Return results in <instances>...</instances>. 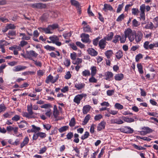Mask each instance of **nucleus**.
I'll return each mask as SVG.
<instances>
[{"label":"nucleus","mask_w":158,"mask_h":158,"mask_svg":"<svg viewBox=\"0 0 158 158\" xmlns=\"http://www.w3.org/2000/svg\"><path fill=\"white\" fill-rule=\"evenodd\" d=\"M135 31H133L130 28H128L124 31V35L127 38H128L131 42H133L135 39Z\"/></svg>","instance_id":"nucleus-1"},{"label":"nucleus","mask_w":158,"mask_h":158,"mask_svg":"<svg viewBox=\"0 0 158 158\" xmlns=\"http://www.w3.org/2000/svg\"><path fill=\"white\" fill-rule=\"evenodd\" d=\"M59 78V76L58 74L56 75L54 79H53V77L52 76L49 75L47 77L45 80V82L47 84H48L50 82H51L52 84H54L57 81Z\"/></svg>","instance_id":"nucleus-2"},{"label":"nucleus","mask_w":158,"mask_h":158,"mask_svg":"<svg viewBox=\"0 0 158 158\" xmlns=\"http://www.w3.org/2000/svg\"><path fill=\"white\" fill-rule=\"evenodd\" d=\"M26 53L27 58L32 60H33L32 57H36L38 55V54L35 51L32 50L27 51Z\"/></svg>","instance_id":"nucleus-3"},{"label":"nucleus","mask_w":158,"mask_h":158,"mask_svg":"<svg viewBox=\"0 0 158 158\" xmlns=\"http://www.w3.org/2000/svg\"><path fill=\"white\" fill-rule=\"evenodd\" d=\"M145 4H142L140 6V16L141 19H142L143 21H144L145 19Z\"/></svg>","instance_id":"nucleus-4"},{"label":"nucleus","mask_w":158,"mask_h":158,"mask_svg":"<svg viewBox=\"0 0 158 158\" xmlns=\"http://www.w3.org/2000/svg\"><path fill=\"white\" fill-rule=\"evenodd\" d=\"M30 6L33 8H45L46 7V5L45 4H43L41 3H38L31 4Z\"/></svg>","instance_id":"nucleus-5"},{"label":"nucleus","mask_w":158,"mask_h":158,"mask_svg":"<svg viewBox=\"0 0 158 158\" xmlns=\"http://www.w3.org/2000/svg\"><path fill=\"white\" fill-rule=\"evenodd\" d=\"M143 36V33L140 31H138L137 33L135 32V41L137 43H139L141 40Z\"/></svg>","instance_id":"nucleus-6"},{"label":"nucleus","mask_w":158,"mask_h":158,"mask_svg":"<svg viewBox=\"0 0 158 158\" xmlns=\"http://www.w3.org/2000/svg\"><path fill=\"white\" fill-rule=\"evenodd\" d=\"M85 94H79L76 95L73 99V102L77 103V105H79L81 102V101L83 97L84 96Z\"/></svg>","instance_id":"nucleus-7"},{"label":"nucleus","mask_w":158,"mask_h":158,"mask_svg":"<svg viewBox=\"0 0 158 158\" xmlns=\"http://www.w3.org/2000/svg\"><path fill=\"white\" fill-rule=\"evenodd\" d=\"M122 132L126 134H132L134 130L130 127L126 126L121 129Z\"/></svg>","instance_id":"nucleus-8"},{"label":"nucleus","mask_w":158,"mask_h":158,"mask_svg":"<svg viewBox=\"0 0 158 158\" xmlns=\"http://www.w3.org/2000/svg\"><path fill=\"white\" fill-rule=\"evenodd\" d=\"M106 42L105 38L101 40L98 43V46L100 49L102 50L104 49L106 45Z\"/></svg>","instance_id":"nucleus-9"},{"label":"nucleus","mask_w":158,"mask_h":158,"mask_svg":"<svg viewBox=\"0 0 158 158\" xmlns=\"http://www.w3.org/2000/svg\"><path fill=\"white\" fill-rule=\"evenodd\" d=\"M87 51L89 54L92 56H95L98 54V52L92 48H88Z\"/></svg>","instance_id":"nucleus-10"},{"label":"nucleus","mask_w":158,"mask_h":158,"mask_svg":"<svg viewBox=\"0 0 158 158\" xmlns=\"http://www.w3.org/2000/svg\"><path fill=\"white\" fill-rule=\"evenodd\" d=\"M38 29L39 31L42 32H44L46 34H51L52 32L50 31V28L48 26V27L46 28L44 27H39Z\"/></svg>","instance_id":"nucleus-11"},{"label":"nucleus","mask_w":158,"mask_h":158,"mask_svg":"<svg viewBox=\"0 0 158 158\" xmlns=\"http://www.w3.org/2000/svg\"><path fill=\"white\" fill-rule=\"evenodd\" d=\"M27 67L26 66L18 65L15 66L13 69V71L15 72L21 71L26 69Z\"/></svg>","instance_id":"nucleus-12"},{"label":"nucleus","mask_w":158,"mask_h":158,"mask_svg":"<svg viewBox=\"0 0 158 158\" xmlns=\"http://www.w3.org/2000/svg\"><path fill=\"white\" fill-rule=\"evenodd\" d=\"M106 123L104 121H101L98 125L97 127V131H100L103 129H105Z\"/></svg>","instance_id":"nucleus-13"},{"label":"nucleus","mask_w":158,"mask_h":158,"mask_svg":"<svg viewBox=\"0 0 158 158\" xmlns=\"http://www.w3.org/2000/svg\"><path fill=\"white\" fill-rule=\"evenodd\" d=\"M102 10L105 12H106L108 10L111 11L113 10V8L110 4L105 3L104 5V7L102 8Z\"/></svg>","instance_id":"nucleus-14"},{"label":"nucleus","mask_w":158,"mask_h":158,"mask_svg":"<svg viewBox=\"0 0 158 158\" xmlns=\"http://www.w3.org/2000/svg\"><path fill=\"white\" fill-rule=\"evenodd\" d=\"M85 84L84 83H81V82L76 83L75 84V87L77 90H80L82 88H84L85 87Z\"/></svg>","instance_id":"nucleus-15"},{"label":"nucleus","mask_w":158,"mask_h":158,"mask_svg":"<svg viewBox=\"0 0 158 158\" xmlns=\"http://www.w3.org/2000/svg\"><path fill=\"white\" fill-rule=\"evenodd\" d=\"M83 28V31L85 32H92V29L89 25H84Z\"/></svg>","instance_id":"nucleus-16"},{"label":"nucleus","mask_w":158,"mask_h":158,"mask_svg":"<svg viewBox=\"0 0 158 158\" xmlns=\"http://www.w3.org/2000/svg\"><path fill=\"white\" fill-rule=\"evenodd\" d=\"M91 106L89 105H86L83 106V113L84 114H87L90 110Z\"/></svg>","instance_id":"nucleus-17"},{"label":"nucleus","mask_w":158,"mask_h":158,"mask_svg":"<svg viewBox=\"0 0 158 158\" xmlns=\"http://www.w3.org/2000/svg\"><path fill=\"white\" fill-rule=\"evenodd\" d=\"M124 77V75L123 73H118L115 75L114 79L116 81H120L123 79Z\"/></svg>","instance_id":"nucleus-18"},{"label":"nucleus","mask_w":158,"mask_h":158,"mask_svg":"<svg viewBox=\"0 0 158 158\" xmlns=\"http://www.w3.org/2000/svg\"><path fill=\"white\" fill-rule=\"evenodd\" d=\"M122 118L124 121V122L128 123H131L135 121V120L134 118H129L127 116H123L122 117Z\"/></svg>","instance_id":"nucleus-19"},{"label":"nucleus","mask_w":158,"mask_h":158,"mask_svg":"<svg viewBox=\"0 0 158 158\" xmlns=\"http://www.w3.org/2000/svg\"><path fill=\"white\" fill-rule=\"evenodd\" d=\"M105 76V80L110 81V79L113 77V74L111 72L108 71L106 73Z\"/></svg>","instance_id":"nucleus-20"},{"label":"nucleus","mask_w":158,"mask_h":158,"mask_svg":"<svg viewBox=\"0 0 158 158\" xmlns=\"http://www.w3.org/2000/svg\"><path fill=\"white\" fill-rule=\"evenodd\" d=\"M20 124L18 126L20 128H22L25 127H28V125H29L28 123L25 120H23L21 121Z\"/></svg>","instance_id":"nucleus-21"},{"label":"nucleus","mask_w":158,"mask_h":158,"mask_svg":"<svg viewBox=\"0 0 158 158\" xmlns=\"http://www.w3.org/2000/svg\"><path fill=\"white\" fill-rule=\"evenodd\" d=\"M29 139L28 137H25L23 141V142L21 143L20 147L22 148L26 145L29 142Z\"/></svg>","instance_id":"nucleus-22"},{"label":"nucleus","mask_w":158,"mask_h":158,"mask_svg":"<svg viewBox=\"0 0 158 158\" xmlns=\"http://www.w3.org/2000/svg\"><path fill=\"white\" fill-rule=\"evenodd\" d=\"M22 115L23 117H25L28 119L32 118H33L32 115L28 112H23L22 113Z\"/></svg>","instance_id":"nucleus-23"},{"label":"nucleus","mask_w":158,"mask_h":158,"mask_svg":"<svg viewBox=\"0 0 158 158\" xmlns=\"http://www.w3.org/2000/svg\"><path fill=\"white\" fill-rule=\"evenodd\" d=\"M49 39L52 41V43L53 44L55 43L56 41H59V38L55 35L50 36Z\"/></svg>","instance_id":"nucleus-24"},{"label":"nucleus","mask_w":158,"mask_h":158,"mask_svg":"<svg viewBox=\"0 0 158 158\" xmlns=\"http://www.w3.org/2000/svg\"><path fill=\"white\" fill-rule=\"evenodd\" d=\"M113 54V51L112 50H108L105 52V54L108 59L110 58L111 56Z\"/></svg>","instance_id":"nucleus-25"},{"label":"nucleus","mask_w":158,"mask_h":158,"mask_svg":"<svg viewBox=\"0 0 158 158\" xmlns=\"http://www.w3.org/2000/svg\"><path fill=\"white\" fill-rule=\"evenodd\" d=\"M123 52L121 50H119L116 53V56L118 60L120 59L123 57Z\"/></svg>","instance_id":"nucleus-26"},{"label":"nucleus","mask_w":158,"mask_h":158,"mask_svg":"<svg viewBox=\"0 0 158 158\" xmlns=\"http://www.w3.org/2000/svg\"><path fill=\"white\" fill-rule=\"evenodd\" d=\"M114 36V33L113 32H110L104 38L106 39V40L110 41L113 38Z\"/></svg>","instance_id":"nucleus-27"},{"label":"nucleus","mask_w":158,"mask_h":158,"mask_svg":"<svg viewBox=\"0 0 158 158\" xmlns=\"http://www.w3.org/2000/svg\"><path fill=\"white\" fill-rule=\"evenodd\" d=\"M32 104L31 103L30 105H28L27 106V110L28 112L33 115L34 113L32 111Z\"/></svg>","instance_id":"nucleus-28"},{"label":"nucleus","mask_w":158,"mask_h":158,"mask_svg":"<svg viewBox=\"0 0 158 158\" xmlns=\"http://www.w3.org/2000/svg\"><path fill=\"white\" fill-rule=\"evenodd\" d=\"M90 115L89 114H87L85 118L84 121H83L82 125H85L88 122L90 119Z\"/></svg>","instance_id":"nucleus-29"},{"label":"nucleus","mask_w":158,"mask_h":158,"mask_svg":"<svg viewBox=\"0 0 158 158\" xmlns=\"http://www.w3.org/2000/svg\"><path fill=\"white\" fill-rule=\"evenodd\" d=\"M81 74L83 76L86 77L90 75V73L88 69H85L83 71Z\"/></svg>","instance_id":"nucleus-30"},{"label":"nucleus","mask_w":158,"mask_h":158,"mask_svg":"<svg viewBox=\"0 0 158 158\" xmlns=\"http://www.w3.org/2000/svg\"><path fill=\"white\" fill-rule=\"evenodd\" d=\"M32 127V130L33 131V132L35 133H37V131L39 132L40 130V128L39 127H37L34 125H31Z\"/></svg>","instance_id":"nucleus-31"},{"label":"nucleus","mask_w":158,"mask_h":158,"mask_svg":"<svg viewBox=\"0 0 158 158\" xmlns=\"http://www.w3.org/2000/svg\"><path fill=\"white\" fill-rule=\"evenodd\" d=\"M69 128V126H64L61 127L58 129V131L60 133H62L63 132L66 131L68 130Z\"/></svg>","instance_id":"nucleus-32"},{"label":"nucleus","mask_w":158,"mask_h":158,"mask_svg":"<svg viewBox=\"0 0 158 158\" xmlns=\"http://www.w3.org/2000/svg\"><path fill=\"white\" fill-rule=\"evenodd\" d=\"M70 3L71 4L77 7H79L80 6L79 2L75 0H71Z\"/></svg>","instance_id":"nucleus-33"},{"label":"nucleus","mask_w":158,"mask_h":158,"mask_svg":"<svg viewBox=\"0 0 158 158\" xmlns=\"http://www.w3.org/2000/svg\"><path fill=\"white\" fill-rule=\"evenodd\" d=\"M91 76H94L97 73L96 67L95 66L91 67Z\"/></svg>","instance_id":"nucleus-34"},{"label":"nucleus","mask_w":158,"mask_h":158,"mask_svg":"<svg viewBox=\"0 0 158 158\" xmlns=\"http://www.w3.org/2000/svg\"><path fill=\"white\" fill-rule=\"evenodd\" d=\"M100 39V36H98L93 40V44L94 46H97L98 45L99 43V40Z\"/></svg>","instance_id":"nucleus-35"},{"label":"nucleus","mask_w":158,"mask_h":158,"mask_svg":"<svg viewBox=\"0 0 158 158\" xmlns=\"http://www.w3.org/2000/svg\"><path fill=\"white\" fill-rule=\"evenodd\" d=\"M142 129L143 130L147 133H151L152 132V130L148 127H143L142 128Z\"/></svg>","instance_id":"nucleus-36"},{"label":"nucleus","mask_w":158,"mask_h":158,"mask_svg":"<svg viewBox=\"0 0 158 158\" xmlns=\"http://www.w3.org/2000/svg\"><path fill=\"white\" fill-rule=\"evenodd\" d=\"M23 36L21 39L23 40H28L31 38L30 36H27L25 33H20V36Z\"/></svg>","instance_id":"nucleus-37"},{"label":"nucleus","mask_w":158,"mask_h":158,"mask_svg":"<svg viewBox=\"0 0 158 158\" xmlns=\"http://www.w3.org/2000/svg\"><path fill=\"white\" fill-rule=\"evenodd\" d=\"M89 136V133L88 131H85V134L81 136V139L83 140L87 138Z\"/></svg>","instance_id":"nucleus-38"},{"label":"nucleus","mask_w":158,"mask_h":158,"mask_svg":"<svg viewBox=\"0 0 158 158\" xmlns=\"http://www.w3.org/2000/svg\"><path fill=\"white\" fill-rule=\"evenodd\" d=\"M137 67L138 69V71L140 74H142L143 73V67L141 64H137Z\"/></svg>","instance_id":"nucleus-39"},{"label":"nucleus","mask_w":158,"mask_h":158,"mask_svg":"<svg viewBox=\"0 0 158 158\" xmlns=\"http://www.w3.org/2000/svg\"><path fill=\"white\" fill-rule=\"evenodd\" d=\"M48 26L50 28V30H52L55 29L59 27L58 24L56 23L49 25Z\"/></svg>","instance_id":"nucleus-40"},{"label":"nucleus","mask_w":158,"mask_h":158,"mask_svg":"<svg viewBox=\"0 0 158 158\" xmlns=\"http://www.w3.org/2000/svg\"><path fill=\"white\" fill-rule=\"evenodd\" d=\"M44 48L47 50H48L49 51H55V48L54 47L50 46L48 45L45 46L44 47Z\"/></svg>","instance_id":"nucleus-41"},{"label":"nucleus","mask_w":158,"mask_h":158,"mask_svg":"<svg viewBox=\"0 0 158 158\" xmlns=\"http://www.w3.org/2000/svg\"><path fill=\"white\" fill-rule=\"evenodd\" d=\"M154 27V25L151 22H150L149 23L147 24L145 27L146 29H152Z\"/></svg>","instance_id":"nucleus-42"},{"label":"nucleus","mask_w":158,"mask_h":158,"mask_svg":"<svg viewBox=\"0 0 158 158\" xmlns=\"http://www.w3.org/2000/svg\"><path fill=\"white\" fill-rule=\"evenodd\" d=\"M76 122L75 118H72L69 123V125L71 127H73L75 124Z\"/></svg>","instance_id":"nucleus-43"},{"label":"nucleus","mask_w":158,"mask_h":158,"mask_svg":"<svg viewBox=\"0 0 158 158\" xmlns=\"http://www.w3.org/2000/svg\"><path fill=\"white\" fill-rule=\"evenodd\" d=\"M132 14L134 15H137L139 12V10L137 8H133L131 9Z\"/></svg>","instance_id":"nucleus-44"},{"label":"nucleus","mask_w":158,"mask_h":158,"mask_svg":"<svg viewBox=\"0 0 158 158\" xmlns=\"http://www.w3.org/2000/svg\"><path fill=\"white\" fill-rule=\"evenodd\" d=\"M49 15L53 18H56L58 16V12L54 11H51L49 14Z\"/></svg>","instance_id":"nucleus-45"},{"label":"nucleus","mask_w":158,"mask_h":158,"mask_svg":"<svg viewBox=\"0 0 158 158\" xmlns=\"http://www.w3.org/2000/svg\"><path fill=\"white\" fill-rule=\"evenodd\" d=\"M41 108H42L48 109L52 107V106L50 103L46 104L41 106Z\"/></svg>","instance_id":"nucleus-46"},{"label":"nucleus","mask_w":158,"mask_h":158,"mask_svg":"<svg viewBox=\"0 0 158 158\" xmlns=\"http://www.w3.org/2000/svg\"><path fill=\"white\" fill-rule=\"evenodd\" d=\"M8 35H9L8 37L11 39H12V38H11L10 36H15L16 35V31L13 30H10L8 33Z\"/></svg>","instance_id":"nucleus-47"},{"label":"nucleus","mask_w":158,"mask_h":158,"mask_svg":"<svg viewBox=\"0 0 158 158\" xmlns=\"http://www.w3.org/2000/svg\"><path fill=\"white\" fill-rule=\"evenodd\" d=\"M132 24L133 26L135 27H137L140 25L139 23L135 19L133 20Z\"/></svg>","instance_id":"nucleus-48"},{"label":"nucleus","mask_w":158,"mask_h":158,"mask_svg":"<svg viewBox=\"0 0 158 158\" xmlns=\"http://www.w3.org/2000/svg\"><path fill=\"white\" fill-rule=\"evenodd\" d=\"M133 146L135 148L139 150H145L146 149L145 148L141 146H138L135 144H134L133 145Z\"/></svg>","instance_id":"nucleus-49"},{"label":"nucleus","mask_w":158,"mask_h":158,"mask_svg":"<svg viewBox=\"0 0 158 158\" xmlns=\"http://www.w3.org/2000/svg\"><path fill=\"white\" fill-rule=\"evenodd\" d=\"M114 107L116 108L119 110H122L123 108V106L118 103H115Z\"/></svg>","instance_id":"nucleus-50"},{"label":"nucleus","mask_w":158,"mask_h":158,"mask_svg":"<svg viewBox=\"0 0 158 158\" xmlns=\"http://www.w3.org/2000/svg\"><path fill=\"white\" fill-rule=\"evenodd\" d=\"M125 17V15L123 14H122L120 15L116 19V21L120 22L122 21L124 19Z\"/></svg>","instance_id":"nucleus-51"},{"label":"nucleus","mask_w":158,"mask_h":158,"mask_svg":"<svg viewBox=\"0 0 158 158\" xmlns=\"http://www.w3.org/2000/svg\"><path fill=\"white\" fill-rule=\"evenodd\" d=\"M73 132H70L66 135V138L68 139H71L73 137Z\"/></svg>","instance_id":"nucleus-52"},{"label":"nucleus","mask_w":158,"mask_h":158,"mask_svg":"<svg viewBox=\"0 0 158 158\" xmlns=\"http://www.w3.org/2000/svg\"><path fill=\"white\" fill-rule=\"evenodd\" d=\"M39 136L41 139L44 138L47 135L45 133L43 132H38Z\"/></svg>","instance_id":"nucleus-53"},{"label":"nucleus","mask_w":158,"mask_h":158,"mask_svg":"<svg viewBox=\"0 0 158 158\" xmlns=\"http://www.w3.org/2000/svg\"><path fill=\"white\" fill-rule=\"evenodd\" d=\"M96 126V125L94 124L91 125L90 129V132L91 134H93L94 133Z\"/></svg>","instance_id":"nucleus-54"},{"label":"nucleus","mask_w":158,"mask_h":158,"mask_svg":"<svg viewBox=\"0 0 158 158\" xmlns=\"http://www.w3.org/2000/svg\"><path fill=\"white\" fill-rule=\"evenodd\" d=\"M6 109V107L4 104H0V113L4 111Z\"/></svg>","instance_id":"nucleus-55"},{"label":"nucleus","mask_w":158,"mask_h":158,"mask_svg":"<svg viewBox=\"0 0 158 158\" xmlns=\"http://www.w3.org/2000/svg\"><path fill=\"white\" fill-rule=\"evenodd\" d=\"M32 60L34 62V64L36 66L40 67H41L42 66V63L41 62L39 61H37V60Z\"/></svg>","instance_id":"nucleus-56"},{"label":"nucleus","mask_w":158,"mask_h":158,"mask_svg":"<svg viewBox=\"0 0 158 158\" xmlns=\"http://www.w3.org/2000/svg\"><path fill=\"white\" fill-rule=\"evenodd\" d=\"M94 76H91V77L89 79V81L91 83H96L97 82V80L94 77Z\"/></svg>","instance_id":"nucleus-57"},{"label":"nucleus","mask_w":158,"mask_h":158,"mask_svg":"<svg viewBox=\"0 0 158 158\" xmlns=\"http://www.w3.org/2000/svg\"><path fill=\"white\" fill-rule=\"evenodd\" d=\"M149 42L148 41H145L143 44V47L146 50L149 49Z\"/></svg>","instance_id":"nucleus-58"},{"label":"nucleus","mask_w":158,"mask_h":158,"mask_svg":"<svg viewBox=\"0 0 158 158\" xmlns=\"http://www.w3.org/2000/svg\"><path fill=\"white\" fill-rule=\"evenodd\" d=\"M64 63L65 65L67 67H69L70 65V62L69 59H66L64 61Z\"/></svg>","instance_id":"nucleus-59"},{"label":"nucleus","mask_w":158,"mask_h":158,"mask_svg":"<svg viewBox=\"0 0 158 158\" xmlns=\"http://www.w3.org/2000/svg\"><path fill=\"white\" fill-rule=\"evenodd\" d=\"M120 37L119 35H116L114 36V39L113 40V42L114 43L116 44L118 41V39Z\"/></svg>","instance_id":"nucleus-60"},{"label":"nucleus","mask_w":158,"mask_h":158,"mask_svg":"<svg viewBox=\"0 0 158 158\" xmlns=\"http://www.w3.org/2000/svg\"><path fill=\"white\" fill-rule=\"evenodd\" d=\"M142 58L143 55L141 53H139L136 56L135 60L136 62H138L140 59Z\"/></svg>","instance_id":"nucleus-61"},{"label":"nucleus","mask_w":158,"mask_h":158,"mask_svg":"<svg viewBox=\"0 0 158 158\" xmlns=\"http://www.w3.org/2000/svg\"><path fill=\"white\" fill-rule=\"evenodd\" d=\"M45 111H46L45 113V115L48 117H50L52 114L51 112V110L50 108H48Z\"/></svg>","instance_id":"nucleus-62"},{"label":"nucleus","mask_w":158,"mask_h":158,"mask_svg":"<svg viewBox=\"0 0 158 158\" xmlns=\"http://www.w3.org/2000/svg\"><path fill=\"white\" fill-rule=\"evenodd\" d=\"M43 126L44 127V128L46 129L47 131L51 129L52 127L51 125L49 124H43Z\"/></svg>","instance_id":"nucleus-63"},{"label":"nucleus","mask_w":158,"mask_h":158,"mask_svg":"<svg viewBox=\"0 0 158 158\" xmlns=\"http://www.w3.org/2000/svg\"><path fill=\"white\" fill-rule=\"evenodd\" d=\"M127 37H126L125 35L124 36H123L119 38L121 43H124L125 42L126 39Z\"/></svg>","instance_id":"nucleus-64"}]
</instances>
